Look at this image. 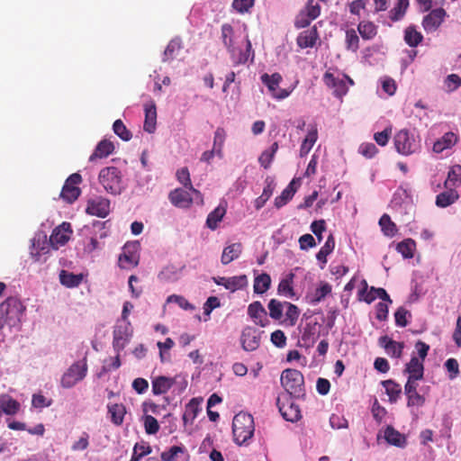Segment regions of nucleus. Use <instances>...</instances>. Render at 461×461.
Instances as JSON below:
<instances>
[{"mask_svg": "<svg viewBox=\"0 0 461 461\" xmlns=\"http://www.w3.org/2000/svg\"><path fill=\"white\" fill-rule=\"evenodd\" d=\"M226 139V131L223 128H217L214 131L212 148L217 151V157L222 158L223 157V146Z\"/></svg>", "mask_w": 461, "mask_h": 461, "instance_id": "nucleus-44", "label": "nucleus"}, {"mask_svg": "<svg viewBox=\"0 0 461 461\" xmlns=\"http://www.w3.org/2000/svg\"><path fill=\"white\" fill-rule=\"evenodd\" d=\"M80 194V189L74 185H69V184H65L62 191L61 197L68 203H73Z\"/></svg>", "mask_w": 461, "mask_h": 461, "instance_id": "nucleus-52", "label": "nucleus"}, {"mask_svg": "<svg viewBox=\"0 0 461 461\" xmlns=\"http://www.w3.org/2000/svg\"><path fill=\"white\" fill-rule=\"evenodd\" d=\"M397 251L402 254L404 258H411L416 249L415 241L411 239H406L397 245Z\"/></svg>", "mask_w": 461, "mask_h": 461, "instance_id": "nucleus-46", "label": "nucleus"}, {"mask_svg": "<svg viewBox=\"0 0 461 461\" xmlns=\"http://www.w3.org/2000/svg\"><path fill=\"white\" fill-rule=\"evenodd\" d=\"M312 19H316L321 13V6L315 0H308L306 6L302 10Z\"/></svg>", "mask_w": 461, "mask_h": 461, "instance_id": "nucleus-61", "label": "nucleus"}, {"mask_svg": "<svg viewBox=\"0 0 461 461\" xmlns=\"http://www.w3.org/2000/svg\"><path fill=\"white\" fill-rule=\"evenodd\" d=\"M145 120L143 129L149 133H153L157 126V108L153 100L144 104Z\"/></svg>", "mask_w": 461, "mask_h": 461, "instance_id": "nucleus-20", "label": "nucleus"}, {"mask_svg": "<svg viewBox=\"0 0 461 461\" xmlns=\"http://www.w3.org/2000/svg\"><path fill=\"white\" fill-rule=\"evenodd\" d=\"M423 40L422 34L413 25L408 26L404 31V41L410 47H417Z\"/></svg>", "mask_w": 461, "mask_h": 461, "instance_id": "nucleus-38", "label": "nucleus"}, {"mask_svg": "<svg viewBox=\"0 0 461 461\" xmlns=\"http://www.w3.org/2000/svg\"><path fill=\"white\" fill-rule=\"evenodd\" d=\"M51 244L44 232H37L32 239L30 255L36 262L45 261V256L50 252Z\"/></svg>", "mask_w": 461, "mask_h": 461, "instance_id": "nucleus-11", "label": "nucleus"}, {"mask_svg": "<svg viewBox=\"0 0 461 461\" xmlns=\"http://www.w3.org/2000/svg\"><path fill=\"white\" fill-rule=\"evenodd\" d=\"M108 411L111 414V420L113 424L119 426L123 422L126 411L122 404L109 405Z\"/></svg>", "mask_w": 461, "mask_h": 461, "instance_id": "nucleus-45", "label": "nucleus"}, {"mask_svg": "<svg viewBox=\"0 0 461 461\" xmlns=\"http://www.w3.org/2000/svg\"><path fill=\"white\" fill-rule=\"evenodd\" d=\"M176 379L158 376L152 381V392L156 395L166 393L174 384Z\"/></svg>", "mask_w": 461, "mask_h": 461, "instance_id": "nucleus-28", "label": "nucleus"}, {"mask_svg": "<svg viewBox=\"0 0 461 461\" xmlns=\"http://www.w3.org/2000/svg\"><path fill=\"white\" fill-rule=\"evenodd\" d=\"M255 426L252 415L246 412L236 414L232 420V433L234 441L241 446L246 444L254 434Z\"/></svg>", "mask_w": 461, "mask_h": 461, "instance_id": "nucleus-2", "label": "nucleus"}, {"mask_svg": "<svg viewBox=\"0 0 461 461\" xmlns=\"http://www.w3.org/2000/svg\"><path fill=\"white\" fill-rule=\"evenodd\" d=\"M269 315L275 320H279L283 315V303L276 299L268 303Z\"/></svg>", "mask_w": 461, "mask_h": 461, "instance_id": "nucleus-58", "label": "nucleus"}, {"mask_svg": "<svg viewBox=\"0 0 461 461\" xmlns=\"http://www.w3.org/2000/svg\"><path fill=\"white\" fill-rule=\"evenodd\" d=\"M323 81L327 86L333 89V93L338 97H342L348 93V86H352L353 80L346 75L338 74L335 76L330 72H326L323 76Z\"/></svg>", "mask_w": 461, "mask_h": 461, "instance_id": "nucleus-10", "label": "nucleus"}, {"mask_svg": "<svg viewBox=\"0 0 461 461\" xmlns=\"http://www.w3.org/2000/svg\"><path fill=\"white\" fill-rule=\"evenodd\" d=\"M318 140V130L315 125H310L307 135L303 139L300 147V156H306L312 149Z\"/></svg>", "mask_w": 461, "mask_h": 461, "instance_id": "nucleus-25", "label": "nucleus"}, {"mask_svg": "<svg viewBox=\"0 0 461 461\" xmlns=\"http://www.w3.org/2000/svg\"><path fill=\"white\" fill-rule=\"evenodd\" d=\"M294 275L290 273L286 276L285 278L282 279L278 285V294L285 296L287 298H291L294 296V289L292 286V283L294 280Z\"/></svg>", "mask_w": 461, "mask_h": 461, "instance_id": "nucleus-41", "label": "nucleus"}, {"mask_svg": "<svg viewBox=\"0 0 461 461\" xmlns=\"http://www.w3.org/2000/svg\"><path fill=\"white\" fill-rule=\"evenodd\" d=\"M132 334L130 321H117L113 330V347L116 352H121L129 343Z\"/></svg>", "mask_w": 461, "mask_h": 461, "instance_id": "nucleus-12", "label": "nucleus"}, {"mask_svg": "<svg viewBox=\"0 0 461 461\" xmlns=\"http://www.w3.org/2000/svg\"><path fill=\"white\" fill-rule=\"evenodd\" d=\"M408 6V0H397L396 5L389 13L391 20L394 22L401 20L405 14Z\"/></svg>", "mask_w": 461, "mask_h": 461, "instance_id": "nucleus-48", "label": "nucleus"}, {"mask_svg": "<svg viewBox=\"0 0 461 461\" xmlns=\"http://www.w3.org/2000/svg\"><path fill=\"white\" fill-rule=\"evenodd\" d=\"M385 389L386 394L389 396L391 402H396L402 393V387L393 380H386L382 382Z\"/></svg>", "mask_w": 461, "mask_h": 461, "instance_id": "nucleus-40", "label": "nucleus"}, {"mask_svg": "<svg viewBox=\"0 0 461 461\" xmlns=\"http://www.w3.org/2000/svg\"><path fill=\"white\" fill-rule=\"evenodd\" d=\"M274 189H275V185L272 181L267 183L266 186L263 189L261 195L259 197H258L254 202V205L257 210L261 209L266 204V203L271 197V195L274 192Z\"/></svg>", "mask_w": 461, "mask_h": 461, "instance_id": "nucleus-47", "label": "nucleus"}, {"mask_svg": "<svg viewBox=\"0 0 461 461\" xmlns=\"http://www.w3.org/2000/svg\"><path fill=\"white\" fill-rule=\"evenodd\" d=\"M335 248V240L331 234L329 235L326 240L324 245L321 248L320 251L317 253V259L321 262L323 265L327 263V256L330 255Z\"/></svg>", "mask_w": 461, "mask_h": 461, "instance_id": "nucleus-43", "label": "nucleus"}, {"mask_svg": "<svg viewBox=\"0 0 461 461\" xmlns=\"http://www.w3.org/2000/svg\"><path fill=\"white\" fill-rule=\"evenodd\" d=\"M221 40L236 65L245 64L249 59L253 60L254 51L245 28H233L228 23L223 24Z\"/></svg>", "mask_w": 461, "mask_h": 461, "instance_id": "nucleus-1", "label": "nucleus"}, {"mask_svg": "<svg viewBox=\"0 0 461 461\" xmlns=\"http://www.w3.org/2000/svg\"><path fill=\"white\" fill-rule=\"evenodd\" d=\"M456 142V135L452 131H448L434 143L433 151L436 153H440L447 149H450Z\"/></svg>", "mask_w": 461, "mask_h": 461, "instance_id": "nucleus-27", "label": "nucleus"}, {"mask_svg": "<svg viewBox=\"0 0 461 461\" xmlns=\"http://www.w3.org/2000/svg\"><path fill=\"white\" fill-rule=\"evenodd\" d=\"M404 372L408 374V377L423 378V362L418 357L412 356L410 362L406 364Z\"/></svg>", "mask_w": 461, "mask_h": 461, "instance_id": "nucleus-29", "label": "nucleus"}, {"mask_svg": "<svg viewBox=\"0 0 461 461\" xmlns=\"http://www.w3.org/2000/svg\"><path fill=\"white\" fill-rule=\"evenodd\" d=\"M295 180H292L291 183L283 190L281 194L275 199V205L276 208H281L286 204L294 195L296 188L294 186Z\"/></svg>", "mask_w": 461, "mask_h": 461, "instance_id": "nucleus-36", "label": "nucleus"}, {"mask_svg": "<svg viewBox=\"0 0 461 461\" xmlns=\"http://www.w3.org/2000/svg\"><path fill=\"white\" fill-rule=\"evenodd\" d=\"M394 147L403 156L414 154L420 149V140L412 131L406 129L399 131L393 138Z\"/></svg>", "mask_w": 461, "mask_h": 461, "instance_id": "nucleus-6", "label": "nucleus"}, {"mask_svg": "<svg viewBox=\"0 0 461 461\" xmlns=\"http://www.w3.org/2000/svg\"><path fill=\"white\" fill-rule=\"evenodd\" d=\"M277 149L278 144L274 142L268 149L262 152L258 158L260 165L265 168H268Z\"/></svg>", "mask_w": 461, "mask_h": 461, "instance_id": "nucleus-50", "label": "nucleus"}, {"mask_svg": "<svg viewBox=\"0 0 461 461\" xmlns=\"http://www.w3.org/2000/svg\"><path fill=\"white\" fill-rule=\"evenodd\" d=\"M361 37L365 40H370L376 34V27L371 22H361L357 26Z\"/></svg>", "mask_w": 461, "mask_h": 461, "instance_id": "nucleus-49", "label": "nucleus"}, {"mask_svg": "<svg viewBox=\"0 0 461 461\" xmlns=\"http://www.w3.org/2000/svg\"><path fill=\"white\" fill-rule=\"evenodd\" d=\"M379 224L384 235L393 237L397 232V228L394 222L391 221V218L387 214H384L379 221Z\"/></svg>", "mask_w": 461, "mask_h": 461, "instance_id": "nucleus-51", "label": "nucleus"}, {"mask_svg": "<svg viewBox=\"0 0 461 461\" xmlns=\"http://www.w3.org/2000/svg\"><path fill=\"white\" fill-rule=\"evenodd\" d=\"M188 457L186 448L184 446H173L163 451L160 455L162 461H177L181 456Z\"/></svg>", "mask_w": 461, "mask_h": 461, "instance_id": "nucleus-33", "label": "nucleus"}, {"mask_svg": "<svg viewBox=\"0 0 461 461\" xmlns=\"http://www.w3.org/2000/svg\"><path fill=\"white\" fill-rule=\"evenodd\" d=\"M457 198V193L455 190L450 189L437 195L436 205L441 208H445L454 203Z\"/></svg>", "mask_w": 461, "mask_h": 461, "instance_id": "nucleus-39", "label": "nucleus"}, {"mask_svg": "<svg viewBox=\"0 0 461 461\" xmlns=\"http://www.w3.org/2000/svg\"><path fill=\"white\" fill-rule=\"evenodd\" d=\"M190 190L176 188L169 193L168 198L172 204L179 208H187L193 203Z\"/></svg>", "mask_w": 461, "mask_h": 461, "instance_id": "nucleus-19", "label": "nucleus"}, {"mask_svg": "<svg viewBox=\"0 0 461 461\" xmlns=\"http://www.w3.org/2000/svg\"><path fill=\"white\" fill-rule=\"evenodd\" d=\"M281 384L285 390L294 397L304 394V379L303 374L296 369H285L281 375Z\"/></svg>", "mask_w": 461, "mask_h": 461, "instance_id": "nucleus-5", "label": "nucleus"}, {"mask_svg": "<svg viewBox=\"0 0 461 461\" xmlns=\"http://www.w3.org/2000/svg\"><path fill=\"white\" fill-rule=\"evenodd\" d=\"M280 411L284 419L291 422L297 421L301 418V411L299 406L294 402L289 404H283L280 407Z\"/></svg>", "mask_w": 461, "mask_h": 461, "instance_id": "nucleus-37", "label": "nucleus"}, {"mask_svg": "<svg viewBox=\"0 0 461 461\" xmlns=\"http://www.w3.org/2000/svg\"><path fill=\"white\" fill-rule=\"evenodd\" d=\"M99 183L104 190L112 194H119L122 191V174L115 167H107L99 173Z\"/></svg>", "mask_w": 461, "mask_h": 461, "instance_id": "nucleus-7", "label": "nucleus"}, {"mask_svg": "<svg viewBox=\"0 0 461 461\" xmlns=\"http://www.w3.org/2000/svg\"><path fill=\"white\" fill-rule=\"evenodd\" d=\"M380 84L383 91L389 96H392L395 94L397 86L394 79L389 77H384L380 79Z\"/></svg>", "mask_w": 461, "mask_h": 461, "instance_id": "nucleus-59", "label": "nucleus"}, {"mask_svg": "<svg viewBox=\"0 0 461 461\" xmlns=\"http://www.w3.org/2000/svg\"><path fill=\"white\" fill-rule=\"evenodd\" d=\"M379 345L385 349L387 355L396 358L401 357L404 348V344L402 342L394 341L387 336H384L379 339Z\"/></svg>", "mask_w": 461, "mask_h": 461, "instance_id": "nucleus-22", "label": "nucleus"}, {"mask_svg": "<svg viewBox=\"0 0 461 461\" xmlns=\"http://www.w3.org/2000/svg\"><path fill=\"white\" fill-rule=\"evenodd\" d=\"M362 288L358 292V298L361 301H365L367 303H371L376 298H380L382 301L392 303L390 296L384 288L370 287L368 290L367 283L365 279L361 280Z\"/></svg>", "mask_w": 461, "mask_h": 461, "instance_id": "nucleus-13", "label": "nucleus"}, {"mask_svg": "<svg viewBox=\"0 0 461 461\" xmlns=\"http://www.w3.org/2000/svg\"><path fill=\"white\" fill-rule=\"evenodd\" d=\"M271 285V278L268 274L263 273L258 276L254 280V292L256 294H264L266 293Z\"/></svg>", "mask_w": 461, "mask_h": 461, "instance_id": "nucleus-42", "label": "nucleus"}, {"mask_svg": "<svg viewBox=\"0 0 461 461\" xmlns=\"http://www.w3.org/2000/svg\"><path fill=\"white\" fill-rule=\"evenodd\" d=\"M330 293L331 285L327 282H321L315 291L307 297L311 304L316 305Z\"/></svg>", "mask_w": 461, "mask_h": 461, "instance_id": "nucleus-30", "label": "nucleus"}, {"mask_svg": "<svg viewBox=\"0 0 461 461\" xmlns=\"http://www.w3.org/2000/svg\"><path fill=\"white\" fill-rule=\"evenodd\" d=\"M446 17L447 13L443 8L434 9L423 17L422 27L428 33L434 32L442 24Z\"/></svg>", "mask_w": 461, "mask_h": 461, "instance_id": "nucleus-15", "label": "nucleus"}, {"mask_svg": "<svg viewBox=\"0 0 461 461\" xmlns=\"http://www.w3.org/2000/svg\"><path fill=\"white\" fill-rule=\"evenodd\" d=\"M359 38L354 29H349L346 32V45L347 49L356 52L358 50Z\"/></svg>", "mask_w": 461, "mask_h": 461, "instance_id": "nucleus-56", "label": "nucleus"}, {"mask_svg": "<svg viewBox=\"0 0 461 461\" xmlns=\"http://www.w3.org/2000/svg\"><path fill=\"white\" fill-rule=\"evenodd\" d=\"M25 309L20 300L14 297L6 299L0 304V315L4 324L11 328L17 326L21 322Z\"/></svg>", "mask_w": 461, "mask_h": 461, "instance_id": "nucleus-3", "label": "nucleus"}, {"mask_svg": "<svg viewBox=\"0 0 461 461\" xmlns=\"http://www.w3.org/2000/svg\"><path fill=\"white\" fill-rule=\"evenodd\" d=\"M212 280L216 285H221L230 292L242 289L248 285V278L246 275L230 277L217 276L213 277Z\"/></svg>", "mask_w": 461, "mask_h": 461, "instance_id": "nucleus-18", "label": "nucleus"}, {"mask_svg": "<svg viewBox=\"0 0 461 461\" xmlns=\"http://www.w3.org/2000/svg\"><path fill=\"white\" fill-rule=\"evenodd\" d=\"M144 428L147 434L153 435L159 430L158 420L151 415L144 416Z\"/></svg>", "mask_w": 461, "mask_h": 461, "instance_id": "nucleus-60", "label": "nucleus"}, {"mask_svg": "<svg viewBox=\"0 0 461 461\" xmlns=\"http://www.w3.org/2000/svg\"><path fill=\"white\" fill-rule=\"evenodd\" d=\"M241 345L246 351H254L260 345V331L254 327L244 328L241 333Z\"/></svg>", "mask_w": 461, "mask_h": 461, "instance_id": "nucleus-17", "label": "nucleus"}, {"mask_svg": "<svg viewBox=\"0 0 461 461\" xmlns=\"http://www.w3.org/2000/svg\"><path fill=\"white\" fill-rule=\"evenodd\" d=\"M444 86L447 92H453L461 86V77L456 74L448 75L445 81Z\"/></svg>", "mask_w": 461, "mask_h": 461, "instance_id": "nucleus-57", "label": "nucleus"}, {"mask_svg": "<svg viewBox=\"0 0 461 461\" xmlns=\"http://www.w3.org/2000/svg\"><path fill=\"white\" fill-rule=\"evenodd\" d=\"M406 395L408 398L407 405L409 407H411V406L420 407L425 403L424 395L420 394L419 392L407 393Z\"/></svg>", "mask_w": 461, "mask_h": 461, "instance_id": "nucleus-64", "label": "nucleus"}, {"mask_svg": "<svg viewBox=\"0 0 461 461\" xmlns=\"http://www.w3.org/2000/svg\"><path fill=\"white\" fill-rule=\"evenodd\" d=\"M248 314L257 325L266 327L268 324L267 312L259 302H254L249 305Z\"/></svg>", "mask_w": 461, "mask_h": 461, "instance_id": "nucleus-21", "label": "nucleus"}, {"mask_svg": "<svg viewBox=\"0 0 461 461\" xmlns=\"http://www.w3.org/2000/svg\"><path fill=\"white\" fill-rule=\"evenodd\" d=\"M447 187H452L461 185V167H455L448 172L445 182Z\"/></svg>", "mask_w": 461, "mask_h": 461, "instance_id": "nucleus-54", "label": "nucleus"}, {"mask_svg": "<svg viewBox=\"0 0 461 461\" xmlns=\"http://www.w3.org/2000/svg\"><path fill=\"white\" fill-rule=\"evenodd\" d=\"M182 49V41L179 38H175L167 44L162 58L163 62L174 59Z\"/></svg>", "mask_w": 461, "mask_h": 461, "instance_id": "nucleus-35", "label": "nucleus"}, {"mask_svg": "<svg viewBox=\"0 0 461 461\" xmlns=\"http://www.w3.org/2000/svg\"><path fill=\"white\" fill-rule=\"evenodd\" d=\"M86 213L100 218H105L110 212V201L104 197L97 196L88 201Z\"/></svg>", "mask_w": 461, "mask_h": 461, "instance_id": "nucleus-16", "label": "nucleus"}, {"mask_svg": "<svg viewBox=\"0 0 461 461\" xmlns=\"http://www.w3.org/2000/svg\"><path fill=\"white\" fill-rule=\"evenodd\" d=\"M86 373L87 364L85 357L80 361L75 362L68 367L60 379V384L63 388H72L86 377Z\"/></svg>", "mask_w": 461, "mask_h": 461, "instance_id": "nucleus-8", "label": "nucleus"}, {"mask_svg": "<svg viewBox=\"0 0 461 461\" xmlns=\"http://www.w3.org/2000/svg\"><path fill=\"white\" fill-rule=\"evenodd\" d=\"M254 5V0H233L232 7L240 14H244L249 11Z\"/></svg>", "mask_w": 461, "mask_h": 461, "instance_id": "nucleus-63", "label": "nucleus"}, {"mask_svg": "<svg viewBox=\"0 0 461 461\" xmlns=\"http://www.w3.org/2000/svg\"><path fill=\"white\" fill-rule=\"evenodd\" d=\"M72 235L71 225L68 222H62L60 225L56 227L50 238V243L54 249H58L59 247L64 246Z\"/></svg>", "mask_w": 461, "mask_h": 461, "instance_id": "nucleus-14", "label": "nucleus"}, {"mask_svg": "<svg viewBox=\"0 0 461 461\" xmlns=\"http://www.w3.org/2000/svg\"><path fill=\"white\" fill-rule=\"evenodd\" d=\"M226 210V202L220 203V204L209 213L206 220V226L212 230H216L219 222L221 221L223 216L225 215Z\"/></svg>", "mask_w": 461, "mask_h": 461, "instance_id": "nucleus-24", "label": "nucleus"}, {"mask_svg": "<svg viewBox=\"0 0 461 461\" xmlns=\"http://www.w3.org/2000/svg\"><path fill=\"white\" fill-rule=\"evenodd\" d=\"M176 176L178 181L185 185V187L188 188L190 191H192L194 194H199V192L194 189L192 185L191 179H190V174L186 167H183L179 169L176 173Z\"/></svg>", "mask_w": 461, "mask_h": 461, "instance_id": "nucleus-55", "label": "nucleus"}, {"mask_svg": "<svg viewBox=\"0 0 461 461\" xmlns=\"http://www.w3.org/2000/svg\"><path fill=\"white\" fill-rule=\"evenodd\" d=\"M113 149H114V146H113V142H111L107 140H101L97 144L93 154L89 157V161L93 162L96 158H106L110 154L113 153Z\"/></svg>", "mask_w": 461, "mask_h": 461, "instance_id": "nucleus-31", "label": "nucleus"}, {"mask_svg": "<svg viewBox=\"0 0 461 461\" xmlns=\"http://www.w3.org/2000/svg\"><path fill=\"white\" fill-rule=\"evenodd\" d=\"M242 251V246L240 243H233L227 246L221 255V261L223 265H228L231 261L238 258Z\"/></svg>", "mask_w": 461, "mask_h": 461, "instance_id": "nucleus-34", "label": "nucleus"}, {"mask_svg": "<svg viewBox=\"0 0 461 461\" xmlns=\"http://www.w3.org/2000/svg\"><path fill=\"white\" fill-rule=\"evenodd\" d=\"M167 303H177L179 305V307L184 310H194V308L186 299H185L181 295H176V294L169 295L167 298Z\"/></svg>", "mask_w": 461, "mask_h": 461, "instance_id": "nucleus-62", "label": "nucleus"}, {"mask_svg": "<svg viewBox=\"0 0 461 461\" xmlns=\"http://www.w3.org/2000/svg\"><path fill=\"white\" fill-rule=\"evenodd\" d=\"M319 39L318 32L315 27L302 32L297 37V44L300 48H312Z\"/></svg>", "mask_w": 461, "mask_h": 461, "instance_id": "nucleus-23", "label": "nucleus"}, {"mask_svg": "<svg viewBox=\"0 0 461 461\" xmlns=\"http://www.w3.org/2000/svg\"><path fill=\"white\" fill-rule=\"evenodd\" d=\"M113 130L124 141L130 140L132 137L131 131L126 128L122 120H116L113 122Z\"/></svg>", "mask_w": 461, "mask_h": 461, "instance_id": "nucleus-53", "label": "nucleus"}, {"mask_svg": "<svg viewBox=\"0 0 461 461\" xmlns=\"http://www.w3.org/2000/svg\"><path fill=\"white\" fill-rule=\"evenodd\" d=\"M384 438L390 445L396 446L398 447H404L406 445V439L402 434L395 430L393 427L388 426L384 432Z\"/></svg>", "mask_w": 461, "mask_h": 461, "instance_id": "nucleus-32", "label": "nucleus"}, {"mask_svg": "<svg viewBox=\"0 0 461 461\" xmlns=\"http://www.w3.org/2000/svg\"><path fill=\"white\" fill-rule=\"evenodd\" d=\"M260 79L267 87L271 96L276 100L285 99L294 90V87L289 89L280 88L279 85L282 81V76L279 73H274L272 75L265 73L260 77Z\"/></svg>", "mask_w": 461, "mask_h": 461, "instance_id": "nucleus-9", "label": "nucleus"}, {"mask_svg": "<svg viewBox=\"0 0 461 461\" xmlns=\"http://www.w3.org/2000/svg\"><path fill=\"white\" fill-rule=\"evenodd\" d=\"M104 228L105 222L100 221H95L91 225L84 227L82 233L86 237L84 242V251L86 253L90 254L95 249H100L99 240L107 236Z\"/></svg>", "mask_w": 461, "mask_h": 461, "instance_id": "nucleus-4", "label": "nucleus"}, {"mask_svg": "<svg viewBox=\"0 0 461 461\" xmlns=\"http://www.w3.org/2000/svg\"><path fill=\"white\" fill-rule=\"evenodd\" d=\"M83 274H73L67 270H61L59 272L60 284L68 288L77 287L83 281Z\"/></svg>", "mask_w": 461, "mask_h": 461, "instance_id": "nucleus-26", "label": "nucleus"}]
</instances>
